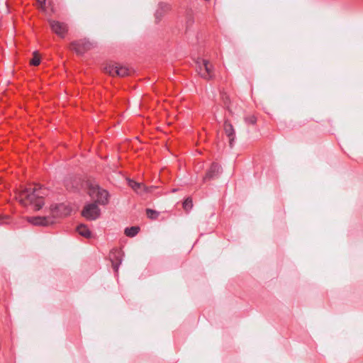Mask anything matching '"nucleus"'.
<instances>
[{"mask_svg":"<svg viewBox=\"0 0 363 363\" xmlns=\"http://www.w3.org/2000/svg\"><path fill=\"white\" fill-rule=\"evenodd\" d=\"M45 195V189H43L39 185H35L33 187H25L16 191V198L21 205H30L35 211H38L44 205Z\"/></svg>","mask_w":363,"mask_h":363,"instance_id":"f257e3e1","label":"nucleus"},{"mask_svg":"<svg viewBox=\"0 0 363 363\" xmlns=\"http://www.w3.org/2000/svg\"><path fill=\"white\" fill-rule=\"evenodd\" d=\"M89 196L95 199L94 203L106 206L109 203L110 194L97 184H91L89 186Z\"/></svg>","mask_w":363,"mask_h":363,"instance_id":"f03ea898","label":"nucleus"},{"mask_svg":"<svg viewBox=\"0 0 363 363\" xmlns=\"http://www.w3.org/2000/svg\"><path fill=\"white\" fill-rule=\"evenodd\" d=\"M196 63V69L202 78L207 80L213 79L214 76L213 67L209 61L204 59H198Z\"/></svg>","mask_w":363,"mask_h":363,"instance_id":"7ed1b4c3","label":"nucleus"},{"mask_svg":"<svg viewBox=\"0 0 363 363\" xmlns=\"http://www.w3.org/2000/svg\"><path fill=\"white\" fill-rule=\"evenodd\" d=\"M72 212V208L66 203H58L50 206V218L55 221L57 218L65 217L69 216Z\"/></svg>","mask_w":363,"mask_h":363,"instance_id":"20e7f679","label":"nucleus"},{"mask_svg":"<svg viewBox=\"0 0 363 363\" xmlns=\"http://www.w3.org/2000/svg\"><path fill=\"white\" fill-rule=\"evenodd\" d=\"M104 70L111 76H118L124 77L130 74V70L125 66H123L118 63H113L107 65Z\"/></svg>","mask_w":363,"mask_h":363,"instance_id":"39448f33","label":"nucleus"},{"mask_svg":"<svg viewBox=\"0 0 363 363\" xmlns=\"http://www.w3.org/2000/svg\"><path fill=\"white\" fill-rule=\"evenodd\" d=\"M100 209L98 204L96 203H88L84 206L82 214V216L90 220H94L98 218L100 216Z\"/></svg>","mask_w":363,"mask_h":363,"instance_id":"423d86ee","label":"nucleus"},{"mask_svg":"<svg viewBox=\"0 0 363 363\" xmlns=\"http://www.w3.org/2000/svg\"><path fill=\"white\" fill-rule=\"evenodd\" d=\"M91 47V44L86 40L73 41L69 45V48L74 50L77 55H83L86 51L89 50Z\"/></svg>","mask_w":363,"mask_h":363,"instance_id":"0eeeda50","label":"nucleus"},{"mask_svg":"<svg viewBox=\"0 0 363 363\" xmlns=\"http://www.w3.org/2000/svg\"><path fill=\"white\" fill-rule=\"evenodd\" d=\"M49 23L52 30L60 38H65L68 31V26L66 23L57 21L50 20Z\"/></svg>","mask_w":363,"mask_h":363,"instance_id":"6e6552de","label":"nucleus"},{"mask_svg":"<svg viewBox=\"0 0 363 363\" xmlns=\"http://www.w3.org/2000/svg\"><path fill=\"white\" fill-rule=\"evenodd\" d=\"M27 220L34 225L48 226L54 223L52 218H50V216L28 217Z\"/></svg>","mask_w":363,"mask_h":363,"instance_id":"1a4fd4ad","label":"nucleus"},{"mask_svg":"<svg viewBox=\"0 0 363 363\" xmlns=\"http://www.w3.org/2000/svg\"><path fill=\"white\" fill-rule=\"evenodd\" d=\"M109 259L112 263L113 270L117 272L122 262V252L121 250L113 249L110 252Z\"/></svg>","mask_w":363,"mask_h":363,"instance_id":"9d476101","label":"nucleus"},{"mask_svg":"<svg viewBox=\"0 0 363 363\" xmlns=\"http://www.w3.org/2000/svg\"><path fill=\"white\" fill-rule=\"evenodd\" d=\"M224 131L229 138V145L232 148L235 138V132L233 125L228 120H225L224 122Z\"/></svg>","mask_w":363,"mask_h":363,"instance_id":"9b49d317","label":"nucleus"},{"mask_svg":"<svg viewBox=\"0 0 363 363\" xmlns=\"http://www.w3.org/2000/svg\"><path fill=\"white\" fill-rule=\"evenodd\" d=\"M220 172V167L217 163H213L203 177V181L213 179L217 177Z\"/></svg>","mask_w":363,"mask_h":363,"instance_id":"f8f14e48","label":"nucleus"},{"mask_svg":"<svg viewBox=\"0 0 363 363\" xmlns=\"http://www.w3.org/2000/svg\"><path fill=\"white\" fill-rule=\"evenodd\" d=\"M171 9L169 4L161 2L158 4V8L155 12V16L157 22H159L164 15Z\"/></svg>","mask_w":363,"mask_h":363,"instance_id":"ddd939ff","label":"nucleus"},{"mask_svg":"<svg viewBox=\"0 0 363 363\" xmlns=\"http://www.w3.org/2000/svg\"><path fill=\"white\" fill-rule=\"evenodd\" d=\"M128 184L137 194H142L144 192L150 191L149 189L143 183L135 182L132 179L128 180Z\"/></svg>","mask_w":363,"mask_h":363,"instance_id":"4468645a","label":"nucleus"},{"mask_svg":"<svg viewBox=\"0 0 363 363\" xmlns=\"http://www.w3.org/2000/svg\"><path fill=\"white\" fill-rule=\"evenodd\" d=\"M79 234L86 238H91L92 233L86 225L81 224L77 227Z\"/></svg>","mask_w":363,"mask_h":363,"instance_id":"2eb2a0df","label":"nucleus"},{"mask_svg":"<svg viewBox=\"0 0 363 363\" xmlns=\"http://www.w3.org/2000/svg\"><path fill=\"white\" fill-rule=\"evenodd\" d=\"M140 230V228L138 226H132L130 228H126L125 229V234L128 237H134L135 236Z\"/></svg>","mask_w":363,"mask_h":363,"instance_id":"dca6fc26","label":"nucleus"},{"mask_svg":"<svg viewBox=\"0 0 363 363\" xmlns=\"http://www.w3.org/2000/svg\"><path fill=\"white\" fill-rule=\"evenodd\" d=\"M146 214H147V216L150 218V219H156L157 218V217L159 216V212L155 211V210H152V209H150V208H147L146 209Z\"/></svg>","mask_w":363,"mask_h":363,"instance_id":"f3484780","label":"nucleus"},{"mask_svg":"<svg viewBox=\"0 0 363 363\" xmlns=\"http://www.w3.org/2000/svg\"><path fill=\"white\" fill-rule=\"evenodd\" d=\"M193 207V203L191 198H187L183 203V208L186 211H189Z\"/></svg>","mask_w":363,"mask_h":363,"instance_id":"a211bd4d","label":"nucleus"},{"mask_svg":"<svg viewBox=\"0 0 363 363\" xmlns=\"http://www.w3.org/2000/svg\"><path fill=\"white\" fill-rule=\"evenodd\" d=\"M30 65H32L33 66H38V65H40V58L39 55L36 52L33 53V57L30 60Z\"/></svg>","mask_w":363,"mask_h":363,"instance_id":"6ab92c4d","label":"nucleus"},{"mask_svg":"<svg viewBox=\"0 0 363 363\" xmlns=\"http://www.w3.org/2000/svg\"><path fill=\"white\" fill-rule=\"evenodd\" d=\"M245 121L248 124L255 125L257 122V118L255 116L251 115L246 116L245 118Z\"/></svg>","mask_w":363,"mask_h":363,"instance_id":"aec40b11","label":"nucleus"},{"mask_svg":"<svg viewBox=\"0 0 363 363\" xmlns=\"http://www.w3.org/2000/svg\"><path fill=\"white\" fill-rule=\"evenodd\" d=\"M47 0H37L38 4L42 9H45V5Z\"/></svg>","mask_w":363,"mask_h":363,"instance_id":"412c9836","label":"nucleus"},{"mask_svg":"<svg viewBox=\"0 0 363 363\" xmlns=\"http://www.w3.org/2000/svg\"><path fill=\"white\" fill-rule=\"evenodd\" d=\"M2 218L0 217V225L2 223Z\"/></svg>","mask_w":363,"mask_h":363,"instance_id":"4be33fe9","label":"nucleus"}]
</instances>
